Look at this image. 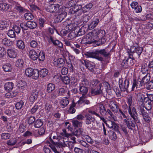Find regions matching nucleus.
I'll return each instance as SVG.
<instances>
[{"instance_id":"nucleus-7","label":"nucleus","mask_w":153,"mask_h":153,"mask_svg":"<svg viewBox=\"0 0 153 153\" xmlns=\"http://www.w3.org/2000/svg\"><path fill=\"white\" fill-rule=\"evenodd\" d=\"M59 5L57 4H51L47 8L46 10L49 12L56 13H59L62 10L61 8H59Z\"/></svg>"},{"instance_id":"nucleus-55","label":"nucleus","mask_w":153,"mask_h":153,"mask_svg":"<svg viewBox=\"0 0 153 153\" xmlns=\"http://www.w3.org/2000/svg\"><path fill=\"white\" fill-rule=\"evenodd\" d=\"M6 53V51L3 47H0V58H2Z\"/></svg>"},{"instance_id":"nucleus-13","label":"nucleus","mask_w":153,"mask_h":153,"mask_svg":"<svg viewBox=\"0 0 153 153\" xmlns=\"http://www.w3.org/2000/svg\"><path fill=\"white\" fill-rule=\"evenodd\" d=\"M85 123L87 125H90L94 123L95 118L91 115L88 114L85 115Z\"/></svg>"},{"instance_id":"nucleus-40","label":"nucleus","mask_w":153,"mask_h":153,"mask_svg":"<svg viewBox=\"0 0 153 153\" xmlns=\"http://www.w3.org/2000/svg\"><path fill=\"white\" fill-rule=\"evenodd\" d=\"M72 124L75 127H80L82 125V123L77 120H74L72 121Z\"/></svg>"},{"instance_id":"nucleus-59","label":"nucleus","mask_w":153,"mask_h":153,"mask_svg":"<svg viewBox=\"0 0 153 153\" xmlns=\"http://www.w3.org/2000/svg\"><path fill=\"white\" fill-rule=\"evenodd\" d=\"M142 48L141 47H138L137 45V47L136 48L135 52H136L138 54V55L139 56H140L141 54L142 53Z\"/></svg>"},{"instance_id":"nucleus-17","label":"nucleus","mask_w":153,"mask_h":153,"mask_svg":"<svg viewBox=\"0 0 153 153\" xmlns=\"http://www.w3.org/2000/svg\"><path fill=\"white\" fill-rule=\"evenodd\" d=\"M105 124L107 127L112 129L116 130L117 129V126L114 122L108 120L105 123Z\"/></svg>"},{"instance_id":"nucleus-57","label":"nucleus","mask_w":153,"mask_h":153,"mask_svg":"<svg viewBox=\"0 0 153 153\" xmlns=\"http://www.w3.org/2000/svg\"><path fill=\"white\" fill-rule=\"evenodd\" d=\"M15 9L16 11L19 13L23 12L25 10V9L23 8L20 5H17L15 7Z\"/></svg>"},{"instance_id":"nucleus-42","label":"nucleus","mask_w":153,"mask_h":153,"mask_svg":"<svg viewBox=\"0 0 153 153\" xmlns=\"http://www.w3.org/2000/svg\"><path fill=\"white\" fill-rule=\"evenodd\" d=\"M137 97L138 101L141 102H144L145 100H146V97H145L144 95L141 93L138 94Z\"/></svg>"},{"instance_id":"nucleus-39","label":"nucleus","mask_w":153,"mask_h":153,"mask_svg":"<svg viewBox=\"0 0 153 153\" xmlns=\"http://www.w3.org/2000/svg\"><path fill=\"white\" fill-rule=\"evenodd\" d=\"M108 114L110 115L109 116H108L109 118L112 120H113L115 121L117 119L116 117L109 109L107 110L106 111V114L107 115Z\"/></svg>"},{"instance_id":"nucleus-53","label":"nucleus","mask_w":153,"mask_h":153,"mask_svg":"<svg viewBox=\"0 0 153 153\" xmlns=\"http://www.w3.org/2000/svg\"><path fill=\"white\" fill-rule=\"evenodd\" d=\"M145 108L148 111L152 109V103L150 101H148L145 104Z\"/></svg>"},{"instance_id":"nucleus-12","label":"nucleus","mask_w":153,"mask_h":153,"mask_svg":"<svg viewBox=\"0 0 153 153\" xmlns=\"http://www.w3.org/2000/svg\"><path fill=\"white\" fill-rule=\"evenodd\" d=\"M48 40L49 42H52L53 45L57 46L59 47L62 48L63 47L62 44L61 42L56 39L55 38L52 36H50L48 39Z\"/></svg>"},{"instance_id":"nucleus-28","label":"nucleus","mask_w":153,"mask_h":153,"mask_svg":"<svg viewBox=\"0 0 153 153\" xmlns=\"http://www.w3.org/2000/svg\"><path fill=\"white\" fill-rule=\"evenodd\" d=\"M26 25L27 28L28 27L30 29H34L36 28L37 26L36 23L33 21H29L26 23Z\"/></svg>"},{"instance_id":"nucleus-4","label":"nucleus","mask_w":153,"mask_h":153,"mask_svg":"<svg viewBox=\"0 0 153 153\" xmlns=\"http://www.w3.org/2000/svg\"><path fill=\"white\" fill-rule=\"evenodd\" d=\"M105 51V50L104 49L96 50L95 51L92 52H87L84 54L87 57L95 58L99 60L102 61L103 58L101 57H99L98 56V54L100 53L103 55Z\"/></svg>"},{"instance_id":"nucleus-14","label":"nucleus","mask_w":153,"mask_h":153,"mask_svg":"<svg viewBox=\"0 0 153 153\" xmlns=\"http://www.w3.org/2000/svg\"><path fill=\"white\" fill-rule=\"evenodd\" d=\"M28 56L30 58L33 60H36L38 58L37 53L33 49L30 50L28 53Z\"/></svg>"},{"instance_id":"nucleus-8","label":"nucleus","mask_w":153,"mask_h":153,"mask_svg":"<svg viewBox=\"0 0 153 153\" xmlns=\"http://www.w3.org/2000/svg\"><path fill=\"white\" fill-rule=\"evenodd\" d=\"M119 84L121 91H124L128 89L129 82L128 80L127 79L123 81L122 79H119Z\"/></svg>"},{"instance_id":"nucleus-19","label":"nucleus","mask_w":153,"mask_h":153,"mask_svg":"<svg viewBox=\"0 0 153 153\" xmlns=\"http://www.w3.org/2000/svg\"><path fill=\"white\" fill-rule=\"evenodd\" d=\"M7 54L9 57L14 58L17 56V53L15 50L13 49H8L7 50Z\"/></svg>"},{"instance_id":"nucleus-6","label":"nucleus","mask_w":153,"mask_h":153,"mask_svg":"<svg viewBox=\"0 0 153 153\" xmlns=\"http://www.w3.org/2000/svg\"><path fill=\"white\" fill-rule=\"evenodd\" d=\"M82 6L79 5L75 4L74 6L71 8L69 10V12L71 14H74V16H77L81 15L82 13Z\"/></svg>"},{"instance_id":"nucleus-32","label":"nucleus","mask_w":153,"mask_h":153,"mask_svg":"<svg viewBox=\"0 0 153 153\" xmlns=\"http://www.w3.org/2000/svg\"><path fill=\"white\" fill-rule=\"evenodd\" d=\"M55 88V85L52 83H50L48 84L47 87V91L48 93H51L53 91Z\"/></svg>"},{"instance_id":"nucleus-29","label":"nucleus","mask_w":153,"mask_h":153,"mask_svg":"<svg viewBox=\"0 0 153 153\" xmlns=\"http://www.w3.org/2000/svg\"><path fill=\"white\" fill-rule=\"evenodd\" d=\"M16 46L19 49L21 50H23L25 48V44L21 40H18L17 41Z\"/></svg>"},{"instance_id":"nucleus-35","label":"nucleus","mask_w":153,"mask_h":153,"mask_svg":"<svg viewBox=\"0 0 153 153\" xmlns=\"http://www.w3.org/2000/svg\"><path fill=\"white\" fill-rule=\"evenodd\" d=\"M8 24L5 21H0V30H2L5 29L8 26Z\"/></svg>"},{"instance_id":"nucleus-23","label":"nucleus","mask_w":153,"mask_h":153,"mask_svg":"<svg viewBox=\"0 0 153 153\" xmlns=\"http://www.w3.org/2000/svg\"><path fill=\"white\" fill-rule=\"evenodd\" d=\"M75 135L78 136L80 135L83 137H85L86 134L85 130L82 128H79L75 131L74 133Z\"/></svg>"},{"instance_id":"nucleus-27","label":"nucleus","mask_w":153,"mask_h":153,"mask_svg":"<svg viewBox=\"0 0 153 153\" xmlns=\"http://www.w3.org/2000/svg\"><path fill=\"white\" fill-rule=\"evenodd\" d=\"M93 5L92 3H89L85 6L82 7V12H86L89 11L92 7Z\"/></svg>"},{"instance_id":"nucleus-20","label":"nucleus","mask_w":153,"mask_h":153,"mask_svg":"<svg viewBox=\"0 0 153 153\" xmlns=\"http://www.w3.org/2000/svg\"><path fill=\"white\" fill-rule=\"evenodd\" d=\"M99 22V20L98 18H94L88 25L89 28L90 29L94 28L97 26Z\"/></svg>"},{"instance_id":"nucleus-52","label":"nucleus","mask_w":153,"mask_h":153,"mask_svg":"<svg viewBox=\"0 0 153 153\" xmlns=\"http://www.w3.org/2000/svg\"><path fill=\"white\" fill-rule=\"evenodd\" d=\"M147 76L146 75L143 77L142 81L140 82L141 86L144 85L146 83L148 82V79H147Z\"/></svg>"},{"instance_id":"nucleus-63","label":"nucleus","mask_w":153,"mask_h":153,"mask_svg":"<svg viewBox=\"0 0 153 153\" xmlns=\"http://www.w3.org/2000/svg\"><path fill=\"white\" fill-rule=\"evenodd\" d=\"M30 46L33 48H36L37 46L38 43L35 40L32 41L30 43Z\"/></svg>"},{"instance_id":"nucleus-5","label":"nucleus","mask_w":153,"mask_h":153,"mask_svg":"<svg viewBox=\"0 0 153 153\" xmlns=\"http://www.w3.org/2000/svg\"><path fill=\"white\" fill-rule=\"evenodd\" d=\"M103 32H104L103 30H101L100 28H98L94 29L92 30L91 32L88 33L94 41L95 39L102 37L104 35V34H103Z\"/></svg>"},{"instance_id":"nucleus-38","label":"nucleus","mask_w":153,"mask_h":153,"mask_svg":"<svg viewBox=\"0 0 153 153\" xmlns=\"http://www.w3.org/2000/svg\"><path fill=\"white\" fill-rule=\"evenodd\" d=\"M18 86L21 89H23L26 86V83L22 80H20L18 82Z\"/></svg>"},{"instance_id":"nucleus-33","label":"nucleus","mask_w":153,"mask_h":153,"mask_svg":"<svg viewBox=\"0 0 153 153\" xmlns=\"http://www.w3.org/2000/svg\"><path fill=\"white\" fill-rule=\"evenodd\" d=\"M39 72L40 76L42 77L46 76L48 73V70L45 68L41 69L39 71Z\"/></svg>"},{"instance_id":"nucleus-48","label":"nucleus","mask_w":153,"mask_h":153,"mask_svg":"<svg viewBox=\"0 0 153 153\" xmlns=\"http://www.w3.org/2000/svg\"><path fill=\"white\" fill-rule=\"evenodd\" d=\"M38 58L40 61H43L45 58V55L44 52L42 51H40L39 53Z\"/></svg>"},{"instance_id":"nucleus-34","label":"nucleus","mask_w":153,"mask_h":153,"mask_svg":"<svg viewBox=\"0 0 153 153\" xmlns=\"http://www.w3.org/2000/svg\"><path fill=\"white\" fill-rule=\"evenodd\" d=\"M148 65L146 64H143L142 66L141 72L143 74L147 73L149 70Z\"/></svg>"},{"instance_id":"nucleus-15","label":"nucleus","mask_w":153,"mask_h":153,"mask_svg":"<svg viewBox=\"0 0 153 153\" xmlns=\"http://www.w3.org/2000/svg\"><path fill=\"white\" fill-rule=\"evenodd\" d=\"M109 105L110 108L113 111L117 112L118 111V106L114 101H110Z\"/></svg>"},{"instance_id":"nucleus-31","label":"nucleus","mask_w":153,"mask_h":153,"mask_svg":"<svg viewBox=\"0 0 153 153\" xmlns=\"http://www.w3.org/2000/svg\"><path fill=\"white\" fill-rule=\"evenodd\" d=\"M3 70L6 72L10 71L12 70V66L9 63H7L3 66Z\"/></svg>"},{"instance_id":"nucleus-11","label":"nucleus","mask_w":153,"mask_h":153,"mask_svg":"<svg viewBox=\"0 0 153 153\" xmlns=\"http://www.w3.org/2000/svg\"><path fill=\"white\" fill-rule=\"evenodd\" d=\"M94 42L88 33L82 39L81 42L83 44H89Z\"/></svg>"},{"instance_id":"nucleus-50","label":"nucleus","mask_w":153,"mask_h":153,"mask_svg":"<svg viewBox=\"0 0 153 153\" xmlns=\"http://www.w3.org/2000/svg\"><path fill=\"white\" fill-rule=\"evenodd\" d=\"M2 43L5 45H10L12 43V42L10 41L6 38L3 39L2 41Z\"/></svg>"},{"instance_id":"nucleus-37","label":"nucleus","mask_w":153,"mask_h":153,"mask_svg":"<svg viewBox=\"0 0 153 153\" xmlns=\"http://www.w3.org/2000/svg\"><path fill=\"white\" fill-rule=\"evenodd\" d=\"M39 75V72L38 70L34 69L31 76L32 77V78L36 79L38 78Z\"/></svg>"},{"instance_id":"nucleus-41","label":"nucleus","mask_w":153,"mask_h":153,"mask_svg":"<svg viewBox=\"0 0 153 153\" xmlns=\"http://www.w3.org/2000/svg\"><path fill=\"white\" fill-rule=\"evenodd\" d=\"M99 107L100 114L102 115L105 114L106 111L104 105L102 104H100L99 105Z\"/></svg>"},{"instance_id":"nucleus-54","label":"nucleus","mask_w":153,"mask_h":153,"mask_svg":"<svg viewBox=\"0 0 153 153\" xmlns=\"http://www.w3.org/2000/svg\"><path fill=\"white\" fill-rule=\"evenodd\" d=\"M24 105V102L22 101H20L17 103L15 105L16 108L17 109H21Z\"/></svg>"},{"instance_id":"nucleus-22","label":"nucleus","mask_w":153,"mask_h":153,"mask_svg":"<svg viewBox=\"0 0 153 153\" xmlns=\"http://www.w3.org/2000/svg\"><path fill=\"white\" fill-rule=\"evenodd\" d=\"M69 104L68 99L66 97H63L60 102V105L62 108H64L66 106Z\"/></svg>"},{"instance_id":"nucleus-46","label":"nucleus","mask_w":153,"mask_h":153,"mask_svg":"<svg viewBox=\"0 0 153 153\" xmlns=\"http://www.w3.org/2000/svg\"><path fill=\"white\" fill-rule=\"evenodd\" d=\"M61 79L62 82L65 84H69L70 82L69 78L67 76L62 77Z\"/></svg>"},{"instance_id":"nucleus-9","label":"nucleus","mask_w":153,"mask_h":153,"mask_svg":"<svg viewBox=\"0 0 153 153\" xmlns=\"http://www.w3.org/2000/svg\"><path fill=\"white\" fill-rule=\"evenodd\" d=\"M128 110L129 114L134 119V122L136 123H139L140 120L138 119L137 114L135 108L133 107L131 109V108H128Z\"/></svg>"},{"instance_id":"nucleus-44","label":"nucleus","mask_w":153,"mask_h":153,"mask_svg":"<svg viewBox=\"0 0 153 153\" xmlns=\"http://www.w3.org/2000/svg\"><path fill=\"white\" fill-rule=\"evenodd\" d=\"M43 123L41 120L38 119L36 120L34 124L35 127L38 128L41 126L43 125Z\"/></svg>"},{"instance_id":"nucleus-43","label":"nucleus","mask_w":153,"mask_h":153,"mask_svg":"<svg viewBox=\"0 0 153 153\" xmlns=\"http://www.w3.org/2000/svg\"><path fill=\"white\" fill-rule=\"evenodd\" d=\"M108 133L109 137L110 139L113 140H114L116 139L117 138L116 135L114 131H111Z\"/></svg>"},{"instance_id":"nucleus-56","label":"nucleus","mask_w":153,"mask_h":153,"mask_svg":"<svg viewBox=\"0 0 153 153\" xmlns=\"http://www.w3.org/2000/svg\"><path fill=\"white\" fill-rule=\"evenodd\" d=\"M8 36L10 38H14L16 36V34L14 31L13 30H9L7 33Z\"/></svg>"},{"instance_id":"nucleus-2","label":"nucleus","mask_w":153,"mask_h":153,"mask_svg":"<svg viewBox=\"0 0 153 153\" xmlns=\"http://www.w3.org/2000/svg\"><path fill=\"white\" fill-rule=\"evenodd\" d=\"M104 87L107 92L108 91V89L110 88V86L108 83L107 82H104L102 83L99 84V86H97L95 88H92L91 89V93L94 95L100 94L102 92V90Z\"/></svg>"},{"instance_id":"nucleus-47","label":"nucleus","mask_w":153,"mask_h":153,"mask_svg":"<svg viewBox=\"0 0 153 153\" xmlns=\"http://www.w3.org/2000/svg\"><path fill=\"white\" fill-rule=\"evenodd\" d=\"M78 0H71V1H69L66 4V7L67 8H69L71 7L73 5H74L76 4V1Z\"/></svg>"},{"instance_id":"nucleus-60","label":"nucleus","mask_w":153,"mask_h":153,"mask_svg":"<svg viewBox=\"0 0 153 153\" xmlns=\"http://www.w3.org/2000/svg\"><path fill=\"white\" fill-rule=\"evenodd\" d=\"M10 137V134L8 133H3L1 135V138L4 139H8Z\"/></svg>"},{"instance_id":"nucleus-1","label":"nucleus","mask_w":153,"mask_h":153,"mask_svg":"<svg viewBox=\"0 0 153 153\" xmlns=\"http://www.w3.org/2000/svg\"><path fill=\"white\" fill-rule=\"evenodd\" d=\"M90 103V101L89 100H85L83 97H81L80 98L79 100L76 103L73 102L71 104L69 109L68 110V112L71 114L74 113L76 111L75 109L74 108V107L79 108L80 105L82 104L84 105L85 104H88Z\"/></svg>"},{"instance_id":"nucleus-58","label":"nucleus","mask_w":153,"mask_h":153,"mask_svg":"<svg viewBox=\"0 0 153 153\" xmlns=\"http://www.w3.org/2000/svg\"><path fill=\"white\" fill-rule=\"evenodd\" d=\"M35 120V118L33 116H30L27 119V122L28 123L31 124L33 123Z\"/></svg>"},{"instance_id":"nucleus-25","label":"nucleus","mask_w":153,"mask_h":153,"mask_svg":"<svg viewBox=\"0 0 153 153\" xmlns=\"http://www.w3.org/2000/svg\"><path fill=\"white\" fill-rule=\"evenodd\" d=\"M9 8L8 4L6 3H0V10L1 11H7Z\"/></svg>"},{"instance_id":"nucleus-26","label":"nucleus","mask_w":153,"mask_h":153,"mask_svg":"<svg viewBox=\"0 0 153 153\" xmlns=\"http://www.w3.org/2000/svg\"><path fill=\"white\" fill-rule=\"evenodd\" d=\"M130 120L131 119H129L127 118L124 119V122L126 123L128 128L129 129H131V127H134L135 126L134 124L132 121H131Z\"/></svg>"},{"instance_id":"nucleus-10","label":"nucleus","mask_w":153,"mask_h":153,"mask_svg":"<svg viewBox=\"0 0 153 153\" xmlns=\"http://www.w3.org/2000/svg\"><path fill=\"white\" fill-rule=\"evenodd\" d=\"M41 91L39 88H35L29 97L30 101L33 102L37 98L38 94Z\"/></svg>"},{"instance_id":"nucleus-62","label":"nucleus","mask_w":153,"mask_h":153,"mask_svg":"<svg viewBox=\"0 0 153 153\" xmlns=\"http://www.w3.org/2000/svg\"><path fill=\"white\" fill-rule=\"evenodd\" d=\"M84 137H85L86 140L88 143L91 144H92L94 143L93 140L89 136L85 135Z\"/></svg>"},{"instance_id":"nucleus-21","label":"nucleus","mask_w":153,"mask_h":153,"mask_svg":"<svg viewBox=\"0 0 153 153\" xmlns=\"http://www.w3.org/2000/svg\"><path fill=\"white\" fill-rule=\"evenodd\" d=\"M14 84L11 82H8L6 83L4 85L5 90L7 91H10L13 88Z\"/></svg>"},{"instance_id":"nucleus-24","label":"nucleus","mask_w":153,"mask_h":153,"mask_svg":"<svg viewBox=\"0 0 153 153\" xmlns=\"http://www.w3.org/2000/svg\"><path fill=\"white\" fill-rule=\"evenodd\" d=\"M78 25V22L77 21H74L69 25L68 28L70 30L75 31L79 28Z\"/></svg>"},{"instance_id":"nucleus-64","label":"nucleus","mask_w":153,"mask_h":153,"mask_svg":"<svg viewBox=\"0 0 153 153\" xmlns=\"http://www.w3.org/2000/svg\"><path fill=\"white\" fill-rule=\"evenodd\" d=\"M74 151L76 153H82L83 152V149L77 147H75Z\"/></svg>"},{"instance_id":"nucleus-36","label":"nucleus","mask_w":153,"mask_h":153,"mask_svg":"<svg viewBox=\"0 0 153 153\" xmlns=\"http://www.w3.org/2000/svg\"><path fill=\"white\" fill-rule=\"evenodd\" d=\"M34 70L31 68H27L25 71V74L26 76L28 77H30L32 76Z\"/></svg>"},{"instance_id":"nucleus-51","label":"nucleus","mask_w":153,"mask_h":153,"mask_svg":"<svg viewBox=\"0 0 153 153\" xmlns=\"http://www.w3.org/2000/svg\"><path fill=\"white\" fill-rule=\"evenodd\" d=\"M91 18V14L90 13L86 15L84 14L83 16V20L84 22H87Z\"/></svg>"},{"instance_id":"nucleus-49","label":"nucleus","mask_w":153,"mask_h":153,"mask_svg":"<svg viewBox=\"0 0 153 153\" xmlns=\"http://www.w3.org/2000/svg\"><path fill=\"white\" fill-rule=\"evenodd\" d=\"M76 36L75 33V31H72L68 34V38L69 39H72L74 38Z\"/></svg>"},{"instance_id":"nucleus-61","label":"nucleus","mask_w":153,"mask_h":153,"mask_svg":"<svg viewBox=\"0 0 153 153\" xmlns=\"http://www.w3.org/2000/svg\"><path fill=\"white\" fill-rule=\"evenodd\" d=\"M65 93V89L63 88H61L59 89L58 92V95L60 96H63Z\"/></svg>"},{"instance_id":"nucleus-45","label":"nucleus","mask_w":153,"mask_h":153,"mask_svg":"<svg viewBox=\"0 0 153 153\" xmlns=\"http://www.w3.org/2000/svg\"><path fill=\"white\" fill-rule=\"evenodd\" d=\"M25 18L26 20H31L33 18V16L30 13H27L25 14Z\"/></svg>"},{"instance_id":"nucleus-30","label":"nucleus","mask_w":153,"mask_h":153,"mask_svg":"<svg viewBox=\"0 0 153 153\" xmlns=\"http://www.w3.org/2000/svg\"><path fill=\"white\" fill-rule=\"evenodd\" d=\"M16 67L21 68H23L24 65V62L23 59H19L16 62Z\"/></svg>"},{"instance_id":"nucleus-3","label":"nucleus","mask_w":153,"mask_h":153,"mask_svg":"<svg viewBox=\"0 0 153 153\" xmlns=\"http://www.w3.org/2000/svg\"><path fill=\"white\" fill-rule=\"evenodd\" d=\"M89 82L86 79H84L82 80L79 83V90L82 96L80 97H83L85 100L86 99V96L85 95L88 92V88L87 86L89 85Z\"/></svg>"},{"instance_id":"nucleus-18","label":"nucleus","mask_w":153,"mask_h":153,"mask_svg":"<svg viewBox=\"0 0 153 153\" xmlns=\"http://www.w3.org/2000/svg\"><path fill=\"white\" fill-rule=\"evenodd\" d=\"M60 13H57L58 15L57 17V21L58 22H61L63 19L66 17L67 13L66 12L62 11V10L60 11Z\"/></svg>"},{"instance_id":"nucleus-16","label":"nucleus","mask_w":153,"mask_h":153,"mask_svg":"<svg viewBox=\"0 0 153 153\" xmlns=\"http://www.w3.org/2000/svg\"><path fill=\"white\" fill-rule=\"evenodd\" d=\"M53 64L56 66L61 67L64 64V60L61 58L55 59L53 61Z\"/></svg>"}]
</instances>
